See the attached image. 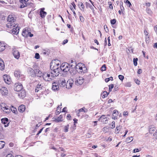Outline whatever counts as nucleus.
I'll return each mask as SVG.
<instances>
[{"label":"nucleus","mask_w":157,"mask_h":157,"mask_svg":"<svg viewBox=\"0 0 157 157\" xmlns=\"http://www.w3.org/2000/svg\"><path fill=\"white\" fill-rule=\"evenodd\" d=\"M75 111L76 115L78 117L82 118L84 117L87 118L88 117V115L86 114V113L88 112V110L85 107Z\"/></svg>","instance_id":"nucleus-1"},{"label":"nucleus","mask_w":157,"mask_h":157,"mask_svg":"<svg viewBox=\"0 0 157 157\" xmlns=\"http://www.w3.org/2000/svg\"><path fill=\"white\" fill-rule=\"evenodd\" d=\"M76 68L79 69L81 73H85L87 71V69L85 65L82 63H78L76 66Z\"/></svg>","instance_id":"nucleus-2"},{"label":"nucleus","mask_w":157,"mask_h":157,"mask_svg":"<svg viewBox=\"0 0 157 157\" xmlns=\"http://www.w3.org/2000/svg\"><path fill=\"white\" fill-rule=\"evenodd\" d=\"M14 75L15 76L19 79L21 80H24L25 79V77L24 75L22 74L19 70H16L14 71Z\"/></svg>","instance_id":"nucleus-3"},{"label":"nucleus","mask_w":157,"mask_h":157,"mask_svg":"<svg viewBox=\"0 0 157 157\" xmlns=\"http://www.w3.org/2000/svg\"><path fill=\"white\" fill-rule=\"evenodd\" d=\"M70 65L67 63H63L60 66V68L62 71L64 72H67L70 69Z\"/></svg>","instance_id":"nucleus-4"},{"label":"nucleus","mask_w":157,"mask_h":157,"mask_svg":"<svg viewBox=\"0 0 157 157\" xmlns=\"http://www.w3.org/2000/svg\"><path fill=\"white\" fill-rule=\"evenodd\" d=\"M0 106L2 109L6 113H9L10 112V107L4 103H1Z\"/></svg>","instance_id":"nucleus-5"},{"label":"nucleus","mask_w":157,"mask_h":157,"mask_svg":"<svg viewBox=\"0 0 157 157\" xmlns=\"http://www.w3.org/2000/svg\"><path fill=\"white\" fill-rule=\"evenodd\" d=\"M43 78L44 80L47 81H52L53 79V78L51 73H45L43 74Z\"/></svg>","instance_id":"nucleus-6"},{"label":"nucleus","mask_w":157,"mask_h":157,"mask_svg":"<svg viewBox=\"0 0 157 157\" xmlns=\"http://www.w3.org/2000/svg\"><path fill=\"white\" fill-rule=\"evenodd\" d=\"M22 35L25 37L30 36L31 37L33 36V34H32L31 32L27 29L26 28L23 29L22 33Z\"/></svg>","instance_id":"nucleus-7"},{"label":"nucleus","mask_w":157,"mask_h":157,"mask_svg":"<svg viewBox=\"0 0 157 157\" xmlns=\"http://www.w3.org/2000/svg\"><path fill=\"white\" fill-rule=\"evenodd\" d=\"M12 53L15 59H18L19 58L20 56V53L17 49L15 48H13L12 50Z\"/></svg>","instance_id":"nucleus-8"},{"label":"nucleus","mask_w":157,"mask_h":157,"mask_svg":"<svg viewBox=\"0 0 157 157\" xmlns=\"http://www.w3.org/2000/svg\"><path fill=\"white\" fill-rule=\"evenodd\" d=\"M3 79L5 82L8 84H10L11 83L12 80L10 76L7 75H4L3 76Z\"/></svg>","instance_id":"nucleus-9"},{"label":"nucleus","mask_w":157,"mask_h":157,"mask_svg":"<svg viewBox=\"0 0 157 157\" xmlns=\"http://www.w3.org/2000/svg\"><path fill=\"white\" fill-rule=\"evenodd\" d=\"M29 0H19L20 3V8H23L27 6Z\"/></svg>","instance_id":"nucleus-10"},{"label":"nucleus","mask_w":157,"mask_h":157,"mask_svg":"<svg viewBox=\"0 0 157 157\" xmlns=\"http://www.w3.org/2000/svg\"><path fill=\"white\" fill-rule=\"evenodd\" d=\"M14 89V90L17 91H19L22 89V85L21 83H17L15 84Z\"/></svg>","instance_id":"nucleus-11"},{"label":"nucleus","mask_w":157,"mask_h":157,"mask_svg":"<svg viewBox=\"0 0 157 157\" xmlns=\"http://www.w3.org/2000/svg\"><path fill=\"white\" fill-rule=\"evenodd\" d=\"M84 79L81 77L77 78L75 81V84L77 85H81L84 82Z\"/></svg>","instance_id":"nucleus-12"},{"label":"nucleus","mask_w":157,"mask_h":157,"mask_svg":"<svg viewBox=\"0 0 157 157\" xmlns=\"http://www.w3.org/2000/svg\"><path fill=\"white\" fill-rule=\"evenodd\" d=\"M58 84L60 87H64L66 85V81L63 78H60L58 81Z\"/></svg>","instance_id":"nucleus-13"},{"label":"nucleus","mask_w":157,"mask_h":157,"mask_svg":"<svg viewBox=\"0 0 157 157\" xmlns=\"http://www.w3.org/2000/svg\"><path fill=\"white\" fill-rule=\"evenodd\" d=\"M16 19V17L15 16L12 14L9 15L7 18V21H11L12 22H15Z\"/></svg>","instance_id":"nucleus-14"},{"label":"nucleus","mask_w":157,"mask_h":157,"mask_svg":"<svg viewBox=\"0 0 157 157\" xmlns=\"http://www.w3.org/2000/svg\"><path fill=\"white\" fill-rule=\"evenodd\" d=\"M44 10L45 8H42L40 9V15L42 18H45L47 14V12L44 11Z\"/></svg>","instance_id":"nucleus-15"},{"label":"nucleus","mask_w":157,"mask_h":157,"mask_svg":"<svg viewBox=\"0 0 157 157\" xmlns=\"http://www.w3.org/2000/svg\"><path fill=\"white\" fill-rule=\"evenodd\" d=\"M26 95V91L24 89H22L21 90L19 91V93L18 94L19 97L22 98H24Z\"/></svg>","instance_id":"nucleus-16"},{"label":"nucleus","mask_w":157,"mask_h":157,"mask_svg":"<svg viewBox=\"0 0 157 157\" xmlns=\"http://www.w3.org/2000/svg\"><path fill=\"white\" fill-rule=\"evenodd\" d=\"M1 93L3 95H6L8 94V91L6 87H2L0 89Z\"/></svg>","instance_id":"nucleus-17"},{"label":"nucleus","mask_w":157,"mask_h":157,"mask_svg":"<svg viewBox=\"0 0 157 157\" xmlns=\"http://www.w3.org/2000/svg\"><path fill=\"white\" fill-rule=\"evenodd\" d=\"M19 30V27L17 25L16 27H15L14 28H13L11 30V32L13 34L17 35L18 33Z\"/></svg>","instance_id":"nucleus-18"},{"label":"nucleus","mask_w":157,"mask_h":157,"mask_svg":"<svg viewBox=\"0 0 157 157\" xmlns=\"http://www.w3.org/2000/svg\"><path fill=\"white\" fill-rule=\"evenodd\" d=\"M8 23L6 24V27L9 28H12L16 26V24L14 22H12L11 21H8Z\"/></svg>","instance_id":"nucleus-19"},{"label":"nucleus","mask_w":157,"mask_h":157,"mask_svg":"<svg viewBox=\"0 0 157 157\" xmlns=\"http://www.w3.org/2000/svg\"><path fill=\"white\" fill-rule=\"evenodd\" d=\"M73 84V80L69 79L67 82V83L66 84V87L68 89L72 87Z\"/></svg>","instance_id":"nucleus-20"},{"label":"nucleus","mask_w":157,"mask_h":157,"mask_svg":"<svg viewBox=\"0 0 157 157\" xmlns=\"http://www.w3.org/2000/svg\"><path fill=\"white\" fill-rule=\"evenodd\" d=\"M36 69L33 70L31 68H29V72L31 75L32 77H36V75L35 74L36 73Z\"/></svg>","instance_id":"nucleus-21"},{"label":"nucleus","mask_w":157,"mask_h":157,"mask_svg":"<svg viewBox=\"0 0 157 157\" xmlns=\"http://www.w3.org/2000/svg\"><path fill=\"white\" fill-rule=\"evenodd\" d=\"M57 69L56 70L54 69L51 72V75H52V76L53 78L58 76L59 74L58 70Z\"/></svg>","instance_id":"nucleus-22"},{"label":"nucleus","mask_w":157,"mask_h":157,"mask_svg":"<svg viewBox=\"0 0 157 157\" xmlns=\"http://www.w3.org/2000/svg\"><path fill=\"white\" fill-rule=\"evenodd\" d=\"M6 44L5 43L0 41V52L3 51L6 48Z\"/></svg>","instance_id":"nucleus-23"},{"label":"nucleus","mask_w":157,"mask_h":157,"mask_svg":"<svg viewBox=\"0 0 157 157\" xmlns=\"http://www.w3.org/2000/svg\"><path fill=\"white\" fill-rule=\"evenodd\" d=\"M59 61L58 60H55L53 61L52 63L53 64L54 67H55V68L58 69L59 66Z\"/></svg>","instance_id":"nucleus-24"},{"label":"nucleus","mask_w":157,"mask_h":157,"mask_svg":"<svg viewBox=\"0 0 157 157\" xmlns=\"http://www.w3.org/2000/svg\"><path fill=\"white\" fill-rule=\"evenodd\" d=\"M2 123L5 125V127H7L9 123V122L8 118H2L1 119Z\"/></svg>","instance_id":"nucleus-25"},{"label":"nucleus","mask_w":157,"mask_h":157,"mask_svg":"<svg viewBox=\"0 0 157 157\" xmlns=\"http://www.w3.org/2000/svg\"><path fill=\"white\" fill-rule=\"evenodd\" d=\"M18 110L19 112L23 113L25 110V106L24 105H21L19 106Z\"/></svg>","instance_id":"nucleus-26"},{"label":"nucleus","mask_w":157,"mask_h":157,"mask_svg":"<svg viewBox=\"0 0 157 157\" xmlns=\"http://www.w3.org/2000/svg\"><path fill=\"white\" fill-rule=\"evenodd\" d=\"M5 67V64L3 60L0 58V69L2 70H3Z\"/></svg>","instance_id":"nucleus-27"},{"label":"nucleus","mask_w":157,"mask_h":157,"mask_svg":"<svg viewBox=\"0 0 157 157\" xmlns=\"http://www.w3.org/2000/svg\"><path fill=\"white\" fill-rule=\"evenodd\" d=\"M36 73L35 74L36 75V76H37L39 77H41L42 76L43 77V74L41 71H40L39 69H36Z\"/></svg>","instance_id":"nucleus-28"},{"label":"nucleus","mask_w":157,"mask_h":157,"mask_svg":"<svg viewBox=\"0 0 157 157\" xmlns=\"http://www.w3.org/2000/svg\"><path fill=\"white\" fill-rule=\"evenodd\" d=\"M78 6L81 11H84L85 7L82 2H78Z\"/></svg>","instance_id":"nucleus-29"},{"label":"nucleus","mask_w":157,"mask_h":157,"mask_svg":"<svg viewBox=\"0 0 157 157\" xmlns=\"http://www.w3.org/2000/svg\"><path fill=\"white\" fill-rule=\"evenodd\" d=\"M59 84L56 82H53L52 83V89L53 90H57L59 88Z\"/></svg>","instance_id":"nucleus-30"},{"label":"nucleus","mask_w":157,"mask_h":157,"mask_svg":"<svg viewBox=\"0 0 157 157\" xmlns=\"http://www.w3.org/2000/svg\"><path fill=\"white\" fill-rule=\"evenodd\" d=\"M156 129L155 128L153 125H151L149 127V133L152 134Z\"/></svg>","instance_id":"nucleus-31"},{"label":"nucleus","mask_w":157,"mask_h":157,"mask_svg":"<svg viewBox=\"0 0 157 157\" xmlns=\"http://www.w3.org/2000/svg\"><path fill=\"white\" fill-rule=\"evenodd\" d=\"M42 87L41 84H38L36 86L35 91L36 92H38L40 90H41Z\"/></svg>","instance_id":"nucleus-32"},{"label":"nucleus","mask_w":157,"mask_h":157,"mask_svg":"<svg viewBox=\"0 0 157 157\" xmlns=\"http://www.w3.org/2000/svg\"><path fill=\"white\" fill-rule=\"evenodd\" d=\"M10 109L15 114H17L18 112L17 109L16 108L14 107L13 106H12Z\"/></svg>","instance_id":"nucleus-33"},{"label":"nucleus","mask_w":157,"mask_h":157,"mask_svg":"<svg viewBox=\"0 0 157 157\" xmlns=\"http://www.w3.org/2000/svg\"><path fill=\"white\" fill-rule=\"evenodd\" d=\"M119 114V112L117 110H114L113 111V117L112 118H116Z\"/></svg>","instance_id":"nucleus-34"},{"label":"nucleus","mask_w":157,"mask_h":157,"mask_svg":"<svg viewBox=\"0 0 157 157\" xmlns=\"http://www.w3.org/2000/svg\"><path fill=\"white\" fill-rule=\"evenodd\" d=\"M108 95V93H107V91H104L101 94V96L103 98L107 97Z\"/></svg>","instance_id":"nucleus-35"},{"label":"nucleus","mask_w":157,"mask_h":157,"mask_svg":"<svg viewBox=\"0 0 157 157\" xmlns=\"http://www.w3.org/2000/svg\"><path fill=\"white\" fill-rule=\"evenodd\" d=\"M61 107L60 106H58L55 112V113L56 115L59 114L61 112Z\"/></svg>","instance_id":"nucleus-36"},{"label":"nucleus","mask_w":157,"mask_h":157,"mask_svg":"<svg viewBox=\"0 0 157 157\" xmlns=\"http://www.w3.org/2000/svg\"><path fill=\"white\" fill-rule=\"evenodd\" d=\"M123 2L122 1H121L120 2V8L122 12V13H123V12L124 11V9L123 6Z\"/></svg>","instance_id":"nucleus-37"},{"label":"nucleus","mask_w":157,"mask_h":157,"mask_svg":"<svg viewBox=\"0 0 157 157\" xmlns=\"http://www.w3.org/2000/svg\"><path fill=\"white\" fill-rule=\"evenodd\" d=\"M133 140V138L132 136H131L130 137H128L126 139L125 142L127 143H128L130 142H131Z\"/></svg>","instance_id":"nucleus-38"},{"label":"nucleus","mask_w":157,"mask_h":157,"mask_svg":"<svg viewBox=\"0 0 157 157\" xmlns=\"http://www.w3.org/2000/svg\"><path fill=\"white\" fill-rule=\"evenodd\" d=\"M5 145V142L3 141H0V149L3 148Z\"/></svg>","instance_id":"nucleus-39"},{"label":"nucleus","mask_w":157,"mask_h":157,"mask_svg":"<svg viewBox=\"0 0 157 157\" xmlns=\"http://www.w3.org/2000/svg\"><path fill=\"white\" fill-rule=\"evenodd\" d=\"M115 122L114 121H112L111 124L109 125V128H113L115 127Z\"/></svg>","instance_id":"nucleus-40"},{"label":"nucleus","mask_w":157,"mask_h":157,"mask_svg":"<svg viewBox=\"0 0 157 157\" xmlns=\"http://www.w3.org/2000/svg\"><path fill=\"white\" fill-rule=\"evenodd\" d=\"M121 128V127L120 126H117L115 129V133H118Z\"/></svg>","instance_id":"nucleus-41"},{"label":"nucleus","mask_w":157,"mask_h":157,"mask_svg":"<svg viewBox=\"0 0 157 157\" xmlns=\"http://www.w3.org/2000/svg\"><path fill=\"white\" fill-rule=\"evenodd\" d=\"M109 94L110 92L112 91V89L114 87V85L113 84H111L110 85H109Z\"/></svg>","instance_id":"nucleus-42"},{"label":"nucleus","mask_w":157,"mask_h":157,"mask_svg":"<svg viewBox=\"0 0 157 157\" xmlns=\"http://www.w3.org/2000/svg\"><path fill=\"white\" fill-rule=\"evenodd\" d=\"M124 2L126 4H127V6H128L129 8H131V7L132 5L130 2L128 0H126V1H124Z\"/></svg>","instance_id":"nucleus-43"},{"label":"nucleus","mask_w":157,"mask_h":157,"mask_svg":"<svg viewBox=\"0 0 157 157\" xmlns=\"http://www.w3.org/2000/svg\"><path fill=\"white\" fill-rule=\"evenodd\" d=\"M61 114L59 115V117L58 118H63L64 117L66 116V113L64 112H61Z\"/></svg>","instance_id":"nucleus-44"},{"label":"nucleus","mask_w":157,"mask_h":157,"mask_svg":"<svg viewBox=\"0 0 157 157\" xmlns=\"http://www.w3.org/2000/svg\"><path fill=\"white\" fill-rule=\"evenodd\" d=\"M69 128V125L68 124L66 126H65L64 127V131L65 132H67L68 131V129Z\"/></svg>","instance_id":"nucleus-45"},{"label":"nucleus","mask_w":157,"mask_h":157,"mask_svg":"<svg viewBox=\"0 0 157 157\" xmlns=\"http://www.w3.org/2000/svg\"><path fill=\"white\" fill-rule=\"evenodd\" d=\"M138 58H134L133 61V63L134 64L135 66H136L137 64V61H138Z\"/></svg>","instance_id":"nucleus-46"},{"label":"nucleus","mask_w":157,"mask_h":157,"mask_svg":"<svg viewBox=\"0 0 157 157\" xmlns=\"http://www.w3.org/2000/svg\"><path fill=\"white\" fill-rule=\"evenodd\" d=\"M61 118H56V119L52 120V121L53 122L56 123L62 121V120H61Z\"/></svg>","instance_id":"nucleus-47"},{"label":"nucleus","mask_w":157,"mask_h":157,"mask_svg":"<svg viewBox=\"0 0 157 157\" xmlns=\"http://www.w3.org/2000/svg\"><path fill=\"white\" fill-rule=\"evenodd\" d=\"M106 67L105 65H103L101 67V70L102 71H105L106 70Z\"/></svg>","instance_id":"nucleus-48"},{"label":"nucleus","mask_w":157,"mask_h":157,"mask_svg":"<svg viewBox=\"0 0 157 157\" xmlns=\"http://www.w3.org/2000/svg\"><path fill=\"white\" fill-rule=\"evenodd\" d=\"M74 125L75 128H73V129H75V127H76L75 124H76L77 123L78 120L76 118H75V119H74Z\"/></svg>","instance_id":"nucleus-49"},{"label":"nucleus","mask_w":157,"mask_h":157,"mask_svg":"<svg viewBox=\"0 0 157 157\" xmlns=\"http://www.w3.org/2000/svg\"><path fill=\"white\" fill-rule=\"evenodd\" d=\"M116 19H114L110 20V23L112 25H114L116 22Z\"/></svg>","instance_id":"nucleus-50"},{"label":"nucleus","mask_w":157,"mask_h":157,"mask_svg":"<svg viewBox=\"0 0 157 157\" xmlns=\"http://www.w3.org/2000/svg\"><path fill=\"white\" fill-rule=\"evenodd\" d=\"M35 58L36 59H38L40 58V56L39 53H36L35 55Z\"/></svg>","instance_id":"nucleus-51"},{"label":"nucleus","mask_w":157,"mask_h":157,"mask_svg":"<svg viewBox=\"0 0 157 157\" xmlns=\"http://www.w3.org/2000/svg\"><path fill=\"white\" fill-rule=\"evenodd\" d=\"M118 78H119L122 81L123 80L124 78V76L121 75H118Z\"/></svg>","instance_id":"nucleus-52"},{"label":"nucleus","mask_w":157,"mask_h":157,"mask_svg":"<svg viewBox=\"0 0 157 157\" xmlns=\"http://www.w3.org/2000/svg\"><path fill=\"white\" fill-rule=\"evenodd\" d=\"M125 86L126 87H130L131 86V84L130 82H128L125 83Z\"/></svg>","instance_id":"nucleus-53"},{"label":"nucleus","mask_w":157,"mask_h":157,"mask_svg":"<svg viewBox=\"0 0 157 157\" xmlns=\"http://www.w3.org/2000/svg\"><path fill=\"white\" fill-rule=\"evenodd\" d=\"M79 18H80V21L82 22H84V21H85V19L82 16H80Z\"/></svg>","instance_id":"nucleus-54"},{"label":"nucleus","mask_w":157,"mask_h":157,"mask_svg":"<svg viewBox=\"0 0 157 157\" xmlns=\"http://www.w3.org/2000/svg\"><path fill=\"white\" fill-rule=\"evenodd\" d=\"M128 114V113L127 111H124V112L123 115L124 117H127Z\"/></svg>","instance_id":"nucleus-55"},{"label":"nucleus","mask_w":157,"mask_h":157,"mask_svg":"<svg viewBox=\"0 0 157 157\" xmlns=\"http://www.w3.org/2000/svg\"><path fill=\"white\" fill-rule=\"evenodd\" d=\"M104 29H105V31L106 32H107L108 31V28L107 25H105L104 26Z\"/></svg>","instance_id":"nucleus-56"},{"label":"nucleus","mask_w":157,"mask_h":157,"mask_svg":"<svg viewBox=\"0 0 157 157\" xmlns=\"http://www.w3.org/2000/svg\"><path fill=\"white\" fill-rule=\"evenodd\" d=\"M142 70L141 69H138V70L137 72V73L138 74H140L142 73Z\"/></svg>","instance_id":"nucleus-57"},{"label":"nucleus","mask_w":157,"mask_h":157,"mask_svg":"<svg viewBox=\"0 0 157 157\" xmlns=\"http://www.w3.org/2000/svg\"><path fill=\"white\" fill-rule=\"evenodd\" d=\"M6 157H14V156L12 154H9L6 155Z\"/></svg>","instance_id":"nucleus-58"},{"label":"nucleus","mask_w":157,"mask_h":157,"mask_svg":"<svg viewBox=\"0 0 157 157\" xmlns=\"http://www.w3.org/2000/svg\"><path fill=\"white\" fill-rule=\"evenodd\" d=\"M68 41V40L67 39L64 40L62 43V44L64 45L67 43Z\"/></svg>","instance_id":"nucleus-59"},{"label":"nucleus","mask_w":157,"mask_h":157,"mask_svg":"<svg viewBox=\"0 0 157 157\" xmlns=\"http://www.w3.org/2000/svg\"><path fill=\"white\" fill-rule=\"evenodd\" d=\"M140 151L139 149L138 148L135 149L133 150V152H138Z\"/></svg>","instance_id":"nucleus-60"},{"label":"nucleus","mask_w":157,"mask_h":157,"mask_svg":"<svg viewBox=\"0 0 157 157\" xmlns=\"http://www.w3.org/2000/svg\"><path fill=\"white\" fill-rule=\"evenodd\" d=\"M153 136L155 137V139H157V129L155 132Z\"/></svg>","instance_id":"nucleus-61"},{"label":"nucleus","mask_w":157,"mask_h":157,"mask_svg":"<svg viewBox=\"0 0 157 157\" xmlns=\"http://www.w3.org/2000/svg\"><path fill=\"white\" fill-rule=\"evenodd\" d=\"M89 7L93 11H94V9L93 8V7L92 6L89 5Z\"/></svg>","instance_id":"nucleus-62"},{"label":"nucleus","mask_w":157,"mask_h":157,"mask_svg":"<svg viewBox=\"0 0 157 157\" xmlns=\"http://www.w3.org/2000/svg\"><path fill=\"white\" fill-rule=\"evenodd\" d=\"M66 109H67V107H65L62 109V112H64L66 113H67V112L66 111Z\"/></svg>","instance_id":"nucleus-63"},{"label":"nucleus","mask_w":157,"mask_h":157,"mask_svg":"<svg viewBox=\"0 0 157 157\" xmlns=\"http://www.w3.org/2000/svg\"><path fill=\"white\" fill-rule=\"evenodd\" d=\"M9 146L10 147H13L14 146V144L12 142H10L9 144Z\"/></svg>","instance_id":"nucleus-64"}]
</instances>
